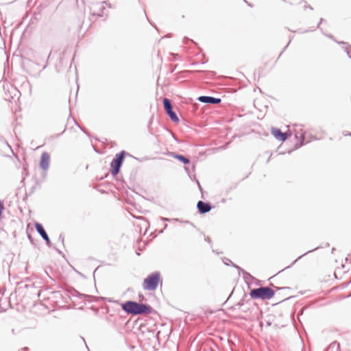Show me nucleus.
Masks as SVG:
<instances>
[{
  "label": "nucleus",
  "instance_id": "0eeeda50",
  "mask_svg": "<svg viewBox=\"0 0 351 351\" xmlns=\"http://www.w3.org/2000/svg\"><path fill=\"white\" fill-rule=\"evenodd\" d=\"M198 100L200 102L205 103V104H219L221 102V99L219 98H215L213 97L210 96H200L198 98Z\"/></svg>",
  "mask_w": 351,
  "mask_h": 351
},
{
  "label": "nucleus",
  "instance_id": "423d86ee",
  "mask_svg": "<svg viewBox=\"0 0 351 351\" xmlns=\"http://www.w3.org/2000/svg\"><path fill=\"white\" fill-rule=\"evenodd\" d=\"M50 156L47 152L41 155L40 166L44 170H47L49 166Z\"/></svg>",
  "mask_w": 351,
  "mask_h": 351
},
{
  "label": "nucleus",
  "instance_id": "7ed1b4c3",
  "mask_svg": "<svg viewBox=\"0 0 351 351\" xmlns=\"http://www.w3.org/2000/svg\"><path fill=\"white\" fill-rule=\"evenodd\" d=\"M160 280V274L158 272L152 273L144 280L143 289L145 290L154 291L158 287Z\"/></svg>",
  "mask_w": 351,
  "mask_h": 351
},
{
  "label": "nucleus",
  "instance_id": "9b49d317",
  "mask_svg": "<svg viewBox=\"0 0 351 351\" xmlns=\"http://www.w3.org/2000/svg\"><path fill=\"white\" fill-rule=\"evenodd\" d=\"M173 157L184 164L189 163V160L188 158H186V157H184V156L174 155Z\"/></svg>",
  "mask_w": 351,
  "mask_h": 351
},
{
  "label": "nucleus",
  "instance_id": "f03ea898",
  "mask_svg": "<svg viewBox=\"0 0 351 351\" xmlns=\"http://www.w3.org/2000/svg\"><path fill=\"white\" fill-rule=\"evenodd\" d=\"M274 291L267 287L252 289L250 293L252 299L269 300L274 297Z\"/></svg>",
  "mask_w": 351,
  "mask_h": 351
},
{
  "label": "nucleus",
  "instance_id": "f257e3e1",
  "mask_svg": "<svg viewBox=\"0 0 351 351\" xmlns=\"http://www.w3.org/2000/svg\"><path fill=\"white\" fill-rule=\"evenodd\" d=\"M122 309L127 313L139 315L143 313H149V306L132 301H128L122 304Z\"/></svg>",
  "mask_w": 351,
  "mask_h": 351
},
{
  "label": "nucleus",
  "instance_id": "6e6552de",
  "mask_svg": "<svg viewBox=\"0 0 351 351\" xmlns=\"http://www.w3.org/2000/svg\"><path fill=\"white\" fill-rule=\"evenodd\" d=\"M271 134L276 139L282 142L285 141L287 138V133L282 132L278 128H271Z\"/></svg>",
  "mask_w": 351,
  "mask_h": 351
},
{
  "label": "nucleus",
  "instance_id": "1a4fd4ad",
  "mask_svg": "<svg viewBox=\"0 0 351 351\" xmlns=\"http://www.w3.org/2000/svg\"><path fill=\"white\" fill-rule=\"evenodd\" d=\"M35 227L38 233L47 242V243L49 244L50 243V240L43 226L39 223H36Z\"/></svg>",
  "mask_w": 351,
  "mask_h": 351
},
{
  "label": "nucleus",
  "instance_id": "20e7f679",
  "mask_svg": "<svg viewBox=\"0 0 351 351\" xmlns=\"http://www.w3.org/2000/svg\"><path fill=\"white\" fill-rule=\"evenodd\" d=\"M124 154V151L121 152L115 156V158L111 162L110 166L112 168L111 172L112 175H117L119 173L121 164L123 161Z\"/></svg>",
  "mask_w": 351,
  "mask_h": 351
},
{
  "label": "nucleus",
  "instance_id": "9d476101",
  "mask_svg": "<svg viewBox=\"0 0 351 351\" xmlns=\"http://www.w3.org/2000/svg\"><path fill=\"white\" fill-rule=\"evenodd\" d=\"M197 206L199 213L202 214L208 213L211 210L210 205L202 201H199Z\"/></svg>",
  "mask_w": 351,
  "mask_h": 351
},
{
  "label": "nucleus",
  "instance_id": "4468645a",
  "mask_svg": "<svg viewBox=\"0 0 351 351\" xmlns=\"http://www.w3.org/2000/svg\"><path fill=\"white\" fill-rule=\"evenodd\" d=\"M306 253H304V254H302V256H300L299 258H302V256H304V255H306Z\"/></svg>",
  "mask_w": 351,
  "mask_h": 351
},
{
  "label": "nucleus",
  "instance_id": "f8f14e48",
  "mask_svg": "<svg viewBox=\"0 0 351 351\" xmlns=\"http://www.w3.org/2000/svg\"><path fill=\"white\" fill-rule=\"evenodd\" d=\"M306 253H304V254H302V256H300L299 258H302V256H304V255H306Z\"/></svg>",
  "mask_w": 351,
  "mask_h": 351
},
{
  "label": "nucleus",
  "instance_id": "ddd939ff",
  "mask_svg": "<svg viewBox=\"0 0 351 351\" xmlns=\"http://www.w3.org/2000/svg\"><path fill=\"white\" fill-rule=\"evenodd\" d=\"M306 253H304V254H302V256H300L299 258H302V256H304V255H306Z\"/></svg>",
  "mask_w": 351,
  "mask_h": 351
},
{
  "label": "nucleus",
  "instance_id": "39448f33",
  "mask_svg": "<svg viewBox=\"0 0 351 351\" xmlns=\"http://www.w3.org/2000/svg\"><path fill=\"white\" fill-rule=\"evenodd\" d=\"M163 105L167 114L169 116L171 120L174 123H178L179 119L176 114L172 110V106L168 99H164Z\"/></svg>",
  "mask_w": 351,
  "mask_h": 351
}]
</instances>
